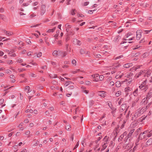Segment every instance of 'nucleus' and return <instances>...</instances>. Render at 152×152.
Returning a JSON list of instances; mask_svg holds the SVG:
<instances>
[{"label":"nucleus","mask_w":152,"mask_h":152,"mask_svg":"<svg viewBox=\"0 0 152 152\" xmlns=\"http://www.w3.org/2000/svg\"><path fill=\"white\" fill-rule=\"evenodd\" d=\"M152 135V130L149 131L148 130H146L143 133H141L140 134V139L141 140L143 139H147V138L151 137Z\"/></svg>","instance_id":"1"},{"label":"nucleus","mask_w":152,"mask_h":152,"mask_svg":"<svg viewBox=\"0 0 152 152\" xmlns=\"http://www.w3.org/2000/svg\"><path fill=\"white\" fill-rule=\"evenodd\" d=\"M152 96V92L150 91L148 92L147 95L146 96V97L145 98H144L143 99V101L144 102L145 104H147V103H149L148 104V105L152 104V100L151 102H149V101L151 97Z\"/></svg>","instance_id":"2"},{"label":"nucleus","mask_w":152,"mask_h":152,"mask_svg":"<svg viewBox=\"0 0 152 152\" xmlns=\"http://www.w3.org/2000/svg\"><path fill=\"white\" fill-rule=\"evenodd\" d=\"M147 83V80H145L139 86V88L141 90L146 91L148 88V84Z\"/></svg>","instance_id":"3"},{"label":"nucleus","mask_w":152,"mask_h":152,"mask_svg":"<svg viewBox=\"0 0 152 152\" xmlns=\"http://www.w3.org/2000/svg\"><path fill=\"white\" fill-rule=\"evenodd\" d=\"M128 140H125L124 139V141L125 142V143L123 145V149H126L127 150H129L132 147V144L129 143V142L127 141Z\"/></svg>","instance_id":"4"},{"label":"nucleus","mask_w":152,"mask_h":152,"mask_svg":"<svg viewBox=\"0 0 152 152\" xmlns=\"http://www.w3.org/2000/svg\"><path fill=\"white\" fill-rule=\"evenodd\" d=\"M46 11L45 5H42L40 9V15L42 16L45 12Z\"/></svg>","instance_id":"5"},{"label":"nucleus","mask_w":152,"mask_h":152,"mask_svg":"<svg viewBox=\"0 0 152 152\" xmlns=\"http://www.w3.org/2000/svg\"><path fill=\"white\" fill-rule=\"evenodd\" d=\"M134 129H132V130H131L128 134L127 136H126L125 138V140H128L129 138V140H130V139L131 138V137L132 136V134L134 132Z\"/></svg>","instance_id":"6"},{"label":"nucleus","mask_w":152,"mask_h":152,"mask_svg":"<svg viewBox=\"0 0 152 152\" xmlns=\"http://www.w3.org/2000/svg\"><path fill=\"white\" fill-rule=\"evenodd\" d=\"M141 114L140 112H138V110L136 111L135 114L132 115V120H135L137 117L140 116Z\"/></svg>","instance_id":"7"},{"label":"nucleus","mask_w":152,"mask_h":152,"mask_svg":"<svg viewBox=\"0 0 152 152\" xmlns=\"http://www.w3.org/2000/svg\"><path fill=\"white\" fill-rule=\"evenodd\" d=\"M142 31L141 30H138L136 32V38L137 40L140 39L141 37V33H142Z\"/></svg>","instance_id":"8"},{"label":"nucleus","mask_w":152,"mask_h":152,"mask_svg":"<svg viewBox=\"0 0 152 152\" xmlns=\"http://www.w3.org/2000/svg\"><path fill=\"white\" fill-rule=\"evenodd\" d=\"M148 106L142 108H140L138 109V112H140L141 114L143 113L147 110Z\"/></svg>","instance_id":"9"},{"label":"nucleus","mask_w":152,"mask_h":152,"mask_svg":"<svg viewBox=\"0 0 152 152\" xmlns=\"http://www.w3.org/2000/svg\"><path fill=\"white\" fill-rule=\"evenodd\" d=\"M59 56L62 57H64L67 54V52L66 51H64L61 50L58 51Z\"/></svg>","instance_id":"10"},{"label":"nucleus","mask_w":152,"mask_h":152,"mask_svg":"<svg viewBox=\"0 0 152 152\" xmlns=\"http://www.w3.org/2000/svg\"><path fill=\"white\" fill-rule=\"evenodd\" d=\"M145 71V70H141L140 72L138 73H137L135 75V77L136 78H138L140 76L144 75Z\"/></svg>","instance_id":"11"},{"label":"nucleus","mask_w":152,"mask_h":152,"mask_svg":"<svg viewBox=\"0 0 152 152\" xmlns=\"http://www.w3.org/2000/svg\"><path fill=\"white\" fill-rule=\"evenodd\" d=\"M99 76V75L98 74L92 75H91V77H93V78L94 79L93 80V81L95 82H97L99 80L98 77Z\"/></svg>","instance_id":"12"},{"label":"nucleus","mask_w":152,"mask_h":152,"mask_svg":"<svg viewBox=\"0 0 152 152\" xmlns=\"http://www.w3.org/2000/svg\"><path fill=\"white\" fill-rule=\"evenodd\" d=\"M127 106L126 104H122L120 108V112H123L124 110Z\"/></svg>","instance_id":"13"},{"label":"nucleus","mask_w":152,"mask_h":152,"mask_svg":"<svg viewBox=\"0 0 152 152\" xmlns=\"http://www.w3.org/2000/svg\"><path fill=\"white\" fill-rule=\"evenodd\" d=\"M109 137L106 136L103 139V142L102 143H105V144H107L108 143Z\"/></svg>","instance_id":"14"},{"label":"nucleus","mask_w":152,"mask_h":152,"mask_svg":"<svg viewBox=\"0 0 152 152\" xmlns=\"http://www.w3.org/2000/svg\"><path fill=\"white\" fill-rule=\"evenodd\" d=\"M4 32L8 36H10L13 34V33L12 31H6V30H4Z\"/></svg>","instance_id":"15"},{"label":"nucleus","mask_w":152,"mask_h":152,"mask_svg":"<svg viewBox=\"0 0 152 152\" xmlns=\"http://www.w3.org/2000/svg\"><path fill=\"white\" fill-rule=\"evenodd\" d=\"M74 43L75 44L77 45H80L81 44V42L80 41L78 40L77 39H75L73 40Z\"/></svg>","instance_id":"16"},{"label":"nucleus","mask_w":152,"mask_h":152,"mask_svg":"<svg viewBox=\"0 0 152 152\" xmlns=\"http://www.w3.org/2000/svg\"><path fill=\"white\" fill-rule=\"evenodd\" d=\"M133 65L132 64V63H129L124 64L123 67L124 68H129Z\"/></svg>","instance_id":"17"},{"label":"nucleus","mask_w":152,"mask_h":152,"mask_svg":"<svg viewBox=\"0 0 152 152\" xmlns=\"http://www.w3.org/2000/svg\"><path fill=\"white\" fill-rule=\"evenodd\" d=\"M98 94L102 97H104L106 95L105 92L104 91H101L99 92Z\"/></svg>","instance_id":"18"},{"label":"nucleus","mask_w":152,"mask_h":152,"mask_svg":"<svg viewBox=\"0 0 152 152\" xmlns=\"http://www.w3.org/2000/svg\"><path fill=\"white\" fill-rule=\"evenodd\" d=\"M146 145L147 146L152 145V138H150L147 141Z\"/></svg>","instance_id":"19"},{"label":"nucleus","mask_w":152,"mask_h":152,"mask_svg":"<svg viewBox=\"0 0 152 152\" xmlns=\"http://www.w3.org/2000/svg\"><path fill=\"white\" fill-rule=\"evenodd\" d=\"M121 39V37L120 36H118L116 37L114 39V41L115 42H118Z\"/></svg>","instance_id":"20"},{"label":"nucleus","mask_w":152,"mask_h":152,"mask_svg":"<svg viewBox=\"0 0 152 152\" xmlns=\"http://www.w3.org/2000/svg\"><path fill=\"white\" fill-rule=\"evenodd\" d=\"M133 74L131 72L129 73H125V77H131L133 75Z\"/></svg>","instance_id":"21"},{"label":"nucleus","mask_w":152,"mask_h":152,"mask_svg":"<svg viewBox=\"0 0 152 152\" xmlns=\"http://www.w3.org/2000/svg\"><path fill=\"white\" fill-rule=\"evenodd\" d=\"M59 53L58 51H57L56 50H55L53 52V55L54 56H59V53Z\"/></svg>","instance_id":"22"},{"label":"nucleus","mask_w":152,"mask_h":152,"mask_svg":"<svg viewBox=\"0 0 152 152\" xmlns=\"http://www.w3.org/2000/svg\"><path fill=\"white\" fill-rule=\"evenodd\" d=\"M136 102L135 101H132L131 103V107H135L136 105Z\"/></svg>","instance_id":"23"},{"label":"nucleus","mask_w":152,"mask_h":152,"mask_svg":"<svg viewBox=\"0 0 152 152\" xmlns=\"http://www.w3.org/2000/svg\"><path fill=\"white\" fill-rule=\"evenodd\" d=\"M102 148L101 150V151L104 150L107 147V145H106V144H105V143H102Z\"/></svg>","instance_id":"24"},{"label":"nucleus","mask_w":152,"mask_h":152,"mask_svg":"<svg viewBox=\"0 0 152 152\" xmlns=\"http://www.w3.org/2000/svg\"><path fill=\"white\" fill-rule=\"evenodd\" d=\"M23 125V123H21L18 126V127L21 130H23L24 129V127L22 126Z\"/></svg>","instance_id":"25"},{"label":"nucleus","mask_w":152,"mask_h":152,"mask_svg":"<svg viewBox=\"0 0 152 152\" xmlns=\"http://www.w3.org/2000/svg\"><path fill=\"white\" fill-rule=\"evenodd\" d=\"M133 94L134 95V96H137L138 94V89L137 88L134 92L133 93Z\"/></svg>","instance_id":"26"},{"label":"nucleus","mask_w":152,"mask_h":152,"mask_svg":"<svg viewBox=\"0 0 152 152\" xmlns=\"http://www.w3.org/2000/svg\"><path fill=\"white\" fill-rule=\"evenodd\" d=\"M65 129L68 131H70L71 130V126L69 125L65 126Z\"/></svg>","instance_id":"27"},{"label":"nucleus","mask_w":152,"mask_h":152,"mask_svg":"<svg viewBox=\"0 0 152 152\" xmlns=\"http://www.w3.org/2000/svg\"><path fill=\"white\" fill-rule=\"evenodd\" d=\"M42 53L41 52H39L38 53H35L34 54V56H37V57L39 58L42 56Z\"/></svg>","instance_id":"28"},{"label":"nucleus","mask_w":152,"mask_h":152,"mask_svg":"<svg viewBox=\"0 0 152 152\" xmlns=\"http://www.w3.org/2000/svg\"><path fill=\"white\" fill-rule=\"evenodd\" d=\"M140 140H141V139H140V136L139 135L138 138L137 139L135 142V144L136 145L135 146H136V147H137V145L139 144Z\"/></svg>","instance_id":"29"},{"label":"nucleus","mask_w":152,"mask_h":152,"mask_svg":"<svg viewBox=\"0 0 152 152\" xmlns=\"http://www.w3.org/2000/svg\"><path fill=\"white\" fill-rule=\"evenodd\" d=\"M25 89L26 91L27 90V93L30 92L31 90H30V87L29 86H26L25 88Z\"/></svg>","instance_id":"30"},{"label":"nucleus","mask_w":152,"mask_h":152,"mask_svg":"<svg viewBox=\"0 0 152 152\" xmlns=\"http://www.w3.org/2000/svg\"><path fill=\"white\" fill-rule=\"evenodd\" d=\"M115 85L117 87H119L121 86V84L119 81H117L115 83Z\"/></svg>","instance_id":"31"},{"label":"nucleus","mask_w":152,"mask_h":152,"mask_svg":"<svg viewBox=\"0 0 152 152\" xmlns=\"http://www.w3.org/2000/svg\"><path fill=\"white\" fill-rule=\"evenodd\" d=\"M55 29H56V27H54L52 29H50L48 30L47 31V32H48L49 33L53 32L55 30Z\"/></svg>","instance_id":"32"},{"label":"nucleus","mask_w":152,"mask_h":152,"mask_svg":"<svg viewBox=\"0 0 152 152\" xmlns=\"http://www.w3.org/2000/svg\"><path fill=\"white\" fill-rule=\"evenodd\" d=\"M76 11V10L75 9H73L72 10L71 12V14L72 15H75V12Z\"/></svg>","instance_id":"33"},{"label":"nucleus","mask_w":152,"mask_h":152,"mask_svg":"<svg viewBox=\"0 0 152 152\" xmlns=\"http://www.w3.org/2000/svg\"><path fill=\"white\" fill-rule=\"evenodd\" d=\"M66 30L67 32V33H66L67 36L69 35V32L70 30L69 29V28H68V27H67V28H66Z\"/></svg>","instance_id":"34"},{"label":"nucleus","mask_w":152,"mask_h":152,"mask_svg":"<svg viewBox=\"0 0 152 152\" xmlns=\"http://www.w3.org/2000/svg\"><path fill=\"white\" fill-rule=\"evenodd\" d=\"M121 94V91H118L115 94V96H116L118 97Z\"/></svg>","instance_id":"35"},{"label":"nucleus","mask_w":152,"mask_h":152,"mask_svg":"<svg viewBox=\"0 0 152 152\" xmlns=\"http://www.w3.org/2000/svg\"><path fill=\"white\" fill-rule=\"evenodd\" d=\"M99 78L100 80L102 81L104 79V76L102 75H100L99 77Z\"/></svg>","instance_id":"36"},{"label":"nucleus","mask_w":152,"mask_h":152,"mask_svg":"<svg viewBox=\"0 0 152 152\" xmlns=\"http://www.w3.org/2000/svg\"><path fill=\"white\" fill-rule=\"evenodd\" d=\"M148 55V53H144L143 55H142V56L143 57H147Z\"/></svg>","instance_id":"37"},{"label":"nucleus","mask_w":152,"mask_h":152,"mask_svg":"<svg viewBox=\"0 0 152 152\" xmlns=\"http://www.w3.org/2000/svg\"><path fill=\"white\" fill-rule=\"evenodd\" d=\"M151 30H145L143 31V33L145 34H148V33L150 32Z\"/></svg>","instance_id":"38"},{"label":"nucleus","mask_w":152,"mask_h":152,"mask_svg":"<svg viewBox=\"0 0 152 152\" xmlns=\"http://www.w3.org/2000/svg\"><path fill=\"white\" fill-rule=\"evenodd\" d=\"M17 62L19 63H21L23 62V60L21 58H18L17 60Z\"/></svg>","instance_id":"39"},{"label":"nucleus","mask_w":152,"mask_h":152,"mask_svg":"<svg viewBox=\"0 0 152 152\" xmlns=\"http://www.w3.org/2000/svg\"><path fill=\"white\" fill-rule=\"evenodd\" d=\"M65 27L66 28H67V27H68L69 29L71 28V26L69 25L68 23L66 24L65 25Z\"/></svg>","instance_id":"40"},{"label":"nucleus","mask_w":152,"mask_h":152,"mask_svg":"<svg viewBox=\"0 0 152 152\" xmlns=\"http://www.w3.org/2000/svg\"><path fill=\"white\" fill-rule=\"evenodd\" d=\"M124 99L121 98L118 102V104L120 105L121 103L123 102Z\"/></svg>","instance_id":"41"},{"label":"nucleus","mask_w":152,"mask_h":152,"mask_svg":"<svg viewBox=\"0 0 152 152\" xmlns=\"http://www.w3.org/2000/svg\"><path fill=\"white\" fill-rule=\"evenodd\" d=\"M80 71V69H76L75 71H72V73L74 74L76 73H77Z\"/></svg>","instance_id":"42"},{"label":"nucleus","mask_w":152,"mask_h":152,"mask_svg":"<svg viewBox=\"0 0 152 152\" xmlns=\"http://www.w3.org/2000/svg\"><path fill=\"white\" fill-rule=\"evenodd\" d=\"M80 53L81 54H84L85 53L84 50L83 49H81L80 51Z\"/></svg>","instance_id":"43"},{"label":"nucleus","mask_w":152,"mask_h":152,"mask_svg":"<svg viewBox=\"0 0 152 152\" xmlns=\"http://www.w3.org/2000/svg\"><path fill=\"white\" fill-rule=\"evenodd\" d=\"M36 16V15L35 14H34V13H33V14H31L30 15L29 17H30V18H33L35 17Z\"/></svg>","instance_id":"44"},{"label":"nucleus","mask_w":152,"mask_h":152,"mask_svg":"<svg viewBox=\"0 0 152 152\" xmlns=\"http://www.w3.org/2000/svg\"><path fill=\"white\" fill-rule=\"evenodd\" d=\"M141 46L140 45H136V47L133 48V49L134 50H135V49H137L139 48Z\"/></svg>","instance_id":"45"},{"label":"nucleus","mask_w":152,"mask_h":152,"mask_svg":"<svg viewBox=\"0 0 152 152\" xmlns=\"http://www.w3.org/2000/svg\"><path fill=\"white\" fill-rule=\"evenodd\" d=\"M126 132H125L123 134H122L121 135L120 138L121 137V138H123L124 137V135H126Z\"/></svg>","instance_id":"46"},{"label":"nucleus","mask_w":152,"mask_h":152,"mask_svg":"<svg viewBox=\"0 0 152 152\" xmlns=\"http://www.w3.org/2000/svg\"><path fill=\"white\" fill-rule=\"evenodd\" d=\"M126 122L125 121H124L123 122V124L121 125V129L123 128L124 126V124H125Z\"/></svg>","instance_id":"47"},{"label":"nucleus","mask_w":152,"mask_h":152,"mask_svg":"<svg viewBox=\"0 0 152 152\" xmlns=\"http://www.w3.org/2000/svg\"><path fill=\"white\" fill-rule=\"evenodd\" d=\"M123 57V55H121L118 57H116L115 58V60H117L118 59L121 58H122Z\"/></svg>","instance_id":"48"},{"label":"nucleus","mask_w":152,"mask_h":152,"mask_svg":"<svg viewBox=\"0 0 152 152\" xmlns=\"http://www.w3.org/2000/svg\"><path fill=\"white\" fill-rule=\"evenodd\" d=\"M74 86H70L68 87L69 90L73 89L74 88Z\"/></svg>","instance_id":"49"},{"label":"nucleus","mask_w":152,"mask_h":152,"mask_svg":"<svg viewBox=\"0 0 152 152\" xmlns=\"http://www.w3.org/2000/svg\"><path fill=\"white\" fill-rule=\"evenodd\" d=\"M71 83V82L70 81H66V82L65 85L66 86H68L70 84V83Z\"/></svg>","instance_id":"50"},{"label":"nucleus","mask_w":152,"mask_h":152,"mask_svg":"<svg viewBox=\"0 0 152 152\" xmlns=\"http://www.w3.org/2000/svg\"><path fill=\"white\" fill-rule=\"evenodd\" d=\"M72 63L73 64H75V65H76V61L75 59L73 60L72 61Z\"/></svg>","instance_id":"51"},{"label":"nucleus","mask_w":152,"mask_h":152,"mask_svg":"<svg viewBox=\"0 0 152 152\" xmlns=\"http://www.w3.org/2000/svg\"><path fill=\"white\" fill-rule=\"evenodd\" d=\"M4 100L3 99H1L0 100V105L2 104L4 102Z\"/></svg>","instance_id":"52"},{"label":"nucleus","mask_w":152,"mask_h":152,"mask_svg":"<svg viewBox=\"0 0 152 152\" xmlns=\"http://www.w3.org/2000/svg\"><path fill=\"white\" fill-rule=\"evenodd\" d=\"M12 60H8V61H7V63L8 64H12Z\"/></svg>","instance_id":"53"},{"label":"nucleus","mask_w":152,"mask_h":152,"mask_svg":"<svg viewBox=\"0 0 152 152\" xmlns=\"http://www.w3.org/2000/svg\"><path fill=\"white\" fill-rule=\"evenodd\" d=\"M82 91L86 94H88V91L86 90H82Z\"/></svg>","instance_id":"54"},{"label":"nucleus","mask_w":152,"mask_h":152,"mask_svg":"<svg viewBox=\"0 0 152 152\" xmlns=\"http://www.w3.org/2000/svg\"><path fill=\"white\" fill-rule=\"evenodd\" d=\"M30 133V132L29 131H27L25 133V134L27 135H29Z\"/></svg>","instance_id":"55"},{"label":"nucleus","mask_w":152,"mask_h":152,"mask_svg":"<svg viewBox=\"0 0 152 152\" xmlns=\"http://www.w3.org/2000/svg\"><path fill=\"white\" fill-rule=\"evenodd\" d=\"M0 18L2 19H4L5 18V16L2 15H0Z\"/></svg>","instance_id":"56"},{"label":"nucleus","mask_w":152,"mask_h":152,"mask_svg":"<svg viewBox=\"0 0 152 152\" xmlns=\"http://www.w3.org/2000/svg\"><path fill=\"white\" fill-rule=\"evenodd\" d=\"M58 44L59 45L61 46L62 45V41L61 40L58 41Z\"/></svg>","instance_id":"57"},{"label":"nucleus","mask_w":152,"mask_h":152,"mask_svg":"<svg viewBox=\"0 0 152 152\" xmlns=\"http://www.w3.org/2000/svg\"><path fill=\"white\" fill-rule=\"evenodd\" d=\"M18 70L20 72H22L23 71L25 70L26 69H18Z\"/></svg>","instance_id":"58"},{"label":"nucleus","mask_w":152,"mask_h":152,"mask_svg":"<svg viewBox=\"0 0 152 152\" xmlns=\"http://www.w3.org/2000/svg\"><path fill=\"white\" fill-rule=\"evenodd\" d=\"M132 69L133 70H136L137 69V68L136 67V66H135L133 67L132 68L130 69V70H132Z\"/></svg>","instance_id":"59"},{"label":"nucleus","mask_w":152,"mask_h":152,"mask_svg":"<svg viewBox=\"0 0 152 152\" xmlns=\"http://www.w3.org/2000/svg\"><path fill=\"white\" fill-rule=\"evenodd\" d=\"M69 35H70L71 34L73 35L74 34L73 33V30L72 29H70V31L69 32Z\"/></svg>","instance_id":"60"},{"label":"nucleus","mask_w":152,"mask_h":152,"mask_svg":"<svg viewBox=\"0 0 152 152\" xmlns=\"http://www.w3.org/2000/svg\"><path fill=\"white\" fill-rule=\"evenodd\" d=\"M114 83L113 81H111L110 83V85L111 86H113L114 85Z\"/></svg>","instance_id":"61"},{"label":"nucleus","mask_w":152,"mask_h":152,"mask_svg":"<svg viewBox=\"0 0 152 152\" xmlns=\"http://www.w3.org/2000/svg\"><path fill=\"white\" fill-rule=\"evenodd\" d=\"M86 85H90L91 82L90 81H87L86 82Z\"/></svg>","instance_id":"62"},{"label":"nucleus","mask_w":152,"mask_h":152,"mask_svg":"<svg viewBox=\"0 0 152 152\" xmlns=\"http://www.w3.org/2000/svg\"><path fill=\"white\" fill-rule=\"evenodd\" d=\"M136 148V146H135L134 148H133V150H131L129 151V152H134L135 149Z\"/></svg>","instance_id":"63"},{"label":"nucleus","mask_w":152,"mask_h":152,"mask_svg":"<svg viewBox=\"0 0 152 152\" xmlns=\"http://www.w3.org/2000/svg\"><path fill=\"white\" fill-rule=\"evenodd\" d=\"M38 2H37V1L35 2L33 4V5L34 6H36L38 4Z\"/></svg>","instance_id":"64"}]
</instances>
